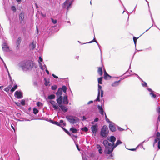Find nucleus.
I'll return each mask as SVG.
<instances>
[{"label": "nucleus", "mask_w": 160, "mask_h": 160, "mask_svg": "<svg viewBox=\"0 0 160 160\" xmlns=\"http://www.w3.org/2000/svg\"><path fill=\"white\" fill-rule=\"evenodd\" d=\"M17 88V85L16 84L15 85L14 87H13L11 89V91L12 92H14L15 90Z\"/></svg>", "instance_id": "c756f323"}, {"label": "nucleus", "mask_w": 160, "mask_h": 160, "mask_svg": "<svg viewBox=\"0 0 160 160\" xmlns=\"http://www.w3.org/2000/svg\"><path fill=\"white\" fill-rule=\"evenodd\" d=\"M2 49L3 50L5 51H9V47L8 44L6 42H4L2 45Z\"/></svg>", "instance_id": "ddd939ff"}, {"label": "nucleus", "mask_w": 160, "mask_h": 160, "mask_svg": "<svg viewBox=\"0 0 160 160\" xmlns=\"http://www.w3.org/2000/svg\"><path fill=\"white\" fill-rule=\"evenodd\" d=\"M147 89L150 92V95L151 96L152 98H155L156 97V95L155 94V92L149 88H147Z\"/></svg>", "instance_id": "9d476101"}, {"label": "nucleus", "mask_w": 160, "mask_h": 160, "mask_svg": "<svg viewBox=\"0 0 160 160\" xmlns=\"http://www.w3.org/2000/svg\"><path fill=\"white\" fill-rule=\"evenodd\" d=\"M133 73L132 72V71H127L126 72H125L124 74V77L123 79L127 78L128 77L132 76L133 75H134Z\"/></svg>", "instance_id": "9b49d317"}, {"label": "nucleus", "mask_w": 160, "mask_h": 160, "mask_svg": "<svg viewBox=\"0 0 160 160\" xmlns=\"http://www.w3.org/2000/svg\"><path fill=\"white\" fill-rule=\"evenodd\" d=\"M98 107L99 110V111L100 113L102 115H103L104 111L103 110V109L102 108V106L98 105Z\"/></svg>", "instance_id": "aec40b11"}, {"label": "nucleus", "mask_w": 160, "mask_h": 160, "mask_svg": "<svg viewBox=\"0 0 160 160\" xmlns=\"http://www.w3.org/2000/svg\"><path fill=\"white\" fill-rule=\"evenodd\" d=\"M102 67H99L98 68V70H102Z\"/></svg>", "instance_id": "69168bd1"}, {"label": "nucleus", "mask_w": 160, "mask_h": 160, "mask_svg": "<svg viewBox=\"0 0 160 160\" xmlns=\"http://www.w3.org/2000/svg\"><path fill=\"white\" fill-rule=\"evenodd\" d=\"M102 148H100V149H98V152H99V153H100V154L102 153Z\"/></svg>", "instance_id": "6e6d98bb"}, {"label": "nucleus", "mask_w": 160, "mask_h": 160, "mask_svg": "<svg viewBox=\"0 0 160 160\" xmlns=\"http://www.w3.org/2000/svg\"><path fill=\"white\" fill-rule=\"evenodd\" d=\"M98 126L97 124L92 125L91 127L92 131L94 136L96 135L97 132L98 131Z\"/></svg>", "instance_id": "1a4fd4ad"}, {"label": "nucleus", "mask_w": 160, "mask_h": 160, "mask_svg": "<svg viewBox=\"0 0 160 160\" xmlns=\"http://www.w3.org/2000/svg\"><path fill=\"white\" fill-rule=\"evenodd\" d=\"M123 79L122 78H121V79L118 80V81H115L112 83L111 84V86L113 87H116L119 85V83L121 80Z\"/></svg>", "instance_id": "a211bd4d"}, {"label": "nucleus", "mask_w": 160, "mask_h": 160, "mask_svg": "<svg viewBox=\"0 0 160 160\" xmlns=\"http://www.w3.org/2000/svg\"><path fill=\"white\" fill-rule=\"evenodd\" d=\"M98 73L100 75H102L103 73V71H98Z\"/></svg>", "instance_id": "49530a36"}, {"label": "nucleus", "mask_w": 160, "mask_h": 160, "mask_svg": "<svg viewBox=\"0 0 160 160\" xmlns=\"http://www.w3.org/2000/svg\"><path fill=\"white\" fill-rule=\"evenodd\" d=\"M109 133V130L108 127L104 125L102 128L100 132V135L102 137H106Z\"/></svg>", "instance_id": "20e7f679"}, {"label": "nucleus", "mask_w": 160, "mask_h": 160, "mask_svg": "<svg viewBox=\"0 0 160 160\" xmlns=\"http://www.w3.org/2000/svg\"><path fill=\"white\" fill-rule=\"evenodd\" d=\"M97 42V41H96V40L94 38V39L93 40H92V41H91L89 42L88 43H92V42Z\"/></svg>", "instance_id": "8fccbe9b"}, {"label": "nucleus", "mask_w": 160, "mask_h": 160, "mask_svg": "<svg viewBox=\"0 0 160 160\" xmlns=\"http://www.w3.org/2000/svg\"><path fill=\"white\" fill-rule=\"evenodd\" d=\"M62 96L57 98V102L60 105L62 104Z\"/></svg>", "instance_id": "6ab92c4d"}, {"label": "nucleus", "mask_w": 160, "mask_h": 160, "mask_svg": "<svg viewBox=\"0 0 160 160\" xmlns=\"http://www.w3.org/2000/svg\"><path fill=\"white\" fill-rule=\"evenodd\" d=\"M76 147H77V148L79 150V151H80V149L79 148V147H78V144H76Z\"/></svg>", "instance_id": "e2e57ef3"}, {"label": "nucleus", "mask_w": 160, "mask_h": 160, "mask_svg": "<svg viewBox=\"0 0 160 160\" xmlns=\"http://www.w3.org/2000/svg\"><path fill=\"white\" fill-rule=\"evenodd\" d=\"M102 77H101L98 78V95L97 98L96 99L95 101H100V96L101 95V97H103V91L102 89V87L99 84H102Z\"/></svg>", "instance_id": "7ed1b4c3"}, {"label": "nucleus", "mask_w": 160, "mask_h": 160, "mask_svg": "<svg viewBox=\"0 0 160 160\" xmlns=\"http://www.w3.org/2000/svg\"><path fill=\"white\" fill-rule=\"evenodd\" d=\"M149 138H148V139H147L146 140H144V141H143V142H142V144L144 142H147L149 140Z\"/></svg>", "instance_id": "13d9d810"}, {"label": "nucleus", "mask_w": 160, "mask_h": 160, "mask_svg": "<svg viewBox=\"0 0 160 160\" xmlns=\"http://www.w3.org/2000/svg\"><path fill=\"white\" fill-rule=\"evenodd\" d=\"M67 88L65 86H63L62 88H59L56 93L57 98L59 96H61L62 94V91L65 93L66 92Z\"/></svg>", "instance_id": "423d86ee"}, {"label": "nucleus", "mask_w": 160, "mask_h": 160, "mask_svg": "<svg viewBox=\"0 0 160 160\" xmlns=\"http://www.w3.org/2000/svg\"><path fill=\"white\" fill-rule=\"evenodd\" d=\"M63 127H62V129L67 134L69 135L70 136H71V135H73L72 133H70L65 128H63Z\"/></svg>", "instance_id": "a878e982"}, {"label": "nucleus", "mask_w": 160, "mask_h": 160, "mask_svg": "<svg viewBox=\"0 0 160 160\" xmlns=\"http://www.w3.org/2000/svg\"><path fill=\"white\" fill-rule=\"evenodd\" d=\"M63 102L64 104H67L68 103V99L67 96L65 95L64 96Z\"/></svg>", "instance_id": "4be33fe9"}, {"label": "nucleus", "mask_w": 160, "mask_h": 160, "mask_svg": "<svg viewBox=\"0 0 160 160\" xmlns=\"http://www.w3.org/2000/svg\"><path fill=\"white\" fill-rule=\"evenodd\" d=\"M50 102L52 105L55 110H57L58 108V106L57 105L55 101L53 100H51L50 101Z\"/></svg>", "instance_id": "dca6fc26"}, {"label": "nucleus", "mask_w": 160, "mask_h": 160, "mask_svg": "<svg viewBox=\"0 0 160 160\" xmlns=\"http://www.w3.org/2000/svg\"><path fill=\"white\" fill-rule=\"evenodd\" d=\"M99 120L98 118H96L94 120V122H98Z\"/></svg>", "instance_id": "5fc2aeb1"}, {"label": "nucleus", "mask_w": 160, "mask_h": 160, "mask_svg": "<svg viewBox=\"0 0 160 160\" xmlns=\"http://www.w3.org/2000/svg\"><path fill=\"white\" fill-rule=\"evenodd\" d=\"M105 114V119H106V121L109 123H111L112 122H111L110 120H109L107 116V115H106V114L105 113H104Z\"/></svg>", "instance_id": "f704fd0d"}, {"label": "nucleus", "mask_w": 160, "mask_h": 160, "mask_svg": "<svg viewBox=\"0 0 160 160\" xmlns=\"http://www.w3.org/2000/svg\"><path fill=\"white\" fill-rule=\"evenodd\" d=\"M21 38L20 37H19L18 38L17 41L16 42L17 47H18L19 46V45L21 42Z\"/></svg>", "instance_id": "393cba45"}, {"label": "nucleus", "mask_w": 160, "mask_h": 160, "mask_svg": "<svg viewBox=\"0 0 160 160\" xmlns=\"http://www.w3.org/2000/svg\"><path fill=\"white\" fill-rule=\"evenodd\" d=\"M156 110L157 112L159 113H160V107H158L157 109Z\"/></svg>", "instance_id": "a18cd8bd"}, {"label": "nucleus", "mask_w": 160, "mask_h": 160, "mask_svg": "<svg viewBox=\"0 0 160 160\" xmlns=\"http://www.w3.org/2000/svg\"><path fill=\"white\" fill-rule=\"evenodd\" d=\"M66 118L71 123L74 124L79 122V119L77 117L71 116H68L66 117Z\"/></svg>", "instance_id": "39448f33"}, {"label": "nucleus", "mask_w": 160, "mask_h": 160, "mask_svg": "<svg viewBox=\"0 0 160 160\" xmlns=\"http://www.w3.org/2000/svg\"><path fill=\"white\" fill-rule=\"evenodd\" d=\"M93 102V101H89L88 103V104H89L91 103H92Z\"/></svg>", "instance_id": "bf43d9fd"}, {"label": "nucleus", "mask_w": 160, "mask_h": 160, "mask_svg": "<svg viewBox=\"0 0 160 160\" xmlns=\"http://www.w3.org/2000/svg\"><path fill=\"white\" fill-rule=\"evenodd\" d=\"M30 47L32 49H34L35 48L36 45L34 42H32Z\"/></svg>", "instance_id": "7c9ffc66"}, {"label": "nucleus", "mask_w": 160, "mask_h": 160, "mask_svg": "<svg viewBox=\"0 0 160 160\" xmlns=\"http://www.w3.org/2000/svg\"><path fill=\"white\" fill-rule=\"evenodd\" d=\"M82 131H84L85 132H87L88 130V129L87 127H85L82 128Z\"/></svg>", "instance_id": "4c0bfd02"}, {"label": "nucleus", "mask_w": 160, "mask_h": 160, "mask_svg": "<svg viewBox=\"0 0 160 160\" xmlns=\"http://www.w3.org/2000/svg\"><path fill=\"white\" fill-rule=\"evenodd\" d=\"M51 20L52 22L54 24H56L57 22V20H54L53 18H51Z\"/></svg>", "instance_id": "79ce46f5"}, {"label": "nucleus", "mask_w": 160, "mask_h": 160, "mask_svg": "<svg viewBox=\"0 0 160 160\" xmlns=\"http://www.w3.org/2000/svg\"><path fill=\"white\" fill-rule=\"evenodd\" d=\"M52 75L53 76V77H54L55 78H56L57 79V78H58V76H56L54 74H52Z\"/></svg>", "instance_id": "4d7b16f0"}, {"label": "nucleus", "mask_w": 160, "mask_h": 160, "mask_svg": "<svg viewBox=\"0 0 160 160\" xmlns=\"http://www.w3.org/2000/svg\"><path fill=\"white\" fill-rule=\"evenodd\" d=\"M53 124L60 126L61 127H64L66 125V123L64 122L62 120H61L59 122L54 121Z\"/></svg>", "instance_id": "0eeeda50"}, {"label": "nucleus", "mask_w": 160, "mask_h": 160, "mask_svg": "<svg viewBox=\"0 0 160 160\" xmlns=\"http://www.w3.org/2000/svg\"><path fill=\"white\" fill-rule=\"evenodd\" d=\"M104 71V78L105 79H110L111 77L106 72V70Z\"/></svg>", "instance_id": "412c9836"}, {"label": "nucleus", "mask_w": 160, "mask_h": 160, "mask_svg": "<svg viewBox=\"0 0 160 160\" xmlns=\"http://www.w3.org/2000/svg\"><path fill=\"white\" fill-rule=\"evenodd\" d=\"M70 136L73 139H74L76 138H77V136H76L74 135L73 134V135H71V136Z\"/></svg>", "instance_id": "09e8293b"}, {"label": "nucleus", "mask_w": 160, "mask_h": 160, "mask_svg": "<svg viewBox=\"0 0 160 160\" xmlns=\"http://www.w3.org/2000/svg\"><path fill=\"white\" fill-rule=\"evenodd\" d=\"M44 80L45 81V83H44L45 85L46 86H48L49 83V82H50L49 80L47 79L46 78H44Z\"/></svg>", "instance_id": "c85d7f7f"}, {"label": "nucleus", "mask_w": 160, "mask_h": 160, "mask_svg": "<svg viewBox=\"0 0 160 160\" xmlns=\"http://www.w3.org/2000/svg\"><path fill=\"white\" fill-rule=\"evenodd\" d=\"M38 112V110L36 108L33 109V112L35 114H36Z\"/></svg>", "instance_id": "72a5a7b5"}, {"label": "nucleus", "mask_w": 160, "mask_h": 160, "mask_svg": "<svg viewBox=\"0 0 160 160\" xmlns=\"http://www.w3.org/2000/svg\"><path fill=\"white\" fill-rule=\"evenodd\" d=\"M39 63H40V62H42V58L41 57H39Z\"/></svg>", "instance_id": "3c124183"}, {"label": "nucleus", "mask_w": 160, "mask_h": 160, "mask_svg": "<svg viewBox=\"0 0 160 160\" xmlns=\"http://www.w3.org/2000/svg\"><path fill=\"white\" fill-rule=\"evenodd\" d=\"M118 130L120 131H122L124 130V129L122 128H120V127H118Z\"/></svg>", "instance_id": "864d4df0"}, {"label": "nucleus", "mask_w": 160, "mask_h": 160, "mask_svg": "<svg viewBox=\"0 0 160 160\" xmlns=\"http://www.w3.org/2000/svg\"><path fill=\"white\" fill-rule=\"evenodd\" d=\"M57 86L56 85H54L51 87V89L52 90H55L57 89Z\"/></svg>", "instance_id": "58836bf2"}, {"label": "nucleus", "mask_w": 160, "mask_h": 160, "mask_svg": "<svg viewBox=\"0 0 160 160\" xmlns=\"http://www.w3.org/2000/svg\"><path fill=\"white\" fill-rule=\"evenodd\" d=\"M21 104L23 106L25 104V101L24 100H22L21 102Z\"/></svg>", "instance_id": "a19ab883"}, {"label": "nucleus", "mask_w": 160, "mask_h": 160, "mask_svg": "<svg viewBox=\"0 0 160 160\" xmlns=\"http://www.w3.org/2000/svg\"><path fill=\"white\" fill-rule=\"evenodd\" d=\"M138 38H136V37H133V41H134V43L135 44V45H136V42H137V39Z\"/></svg>", "instance_id": "e433bc0d"}, {"label": "nucleus", "mask_w": 160, "mask_h": 160, "mask_svg": "<svg viewBox=\"0 0 160 160\" xmlns=\"http://www.w3.org/2000/svg\"><path fill=\"white\" fill-rule=\"evenodd\" d=\"M55 95L53 94L50 95L48 96V98L49 99H53L55 98Z\"/></svg>", "instance_id": "2f4dec72"}, {"label": "nucleus", "mask_w": 160, "mask_h": 160, "mask_svg": "<svg viewBox=\"0 0 160 160\" xmlns=\"http://www.w3.org/2000/svg\"><path fill=\"white\" fill-rule=\"evenodd\" d=\"M122 143V142L120 140H118L116 144H114V145L109 142L107 140H103L102 143L106 148L108 149L107 153L109 154H111L112 152L115 148Z\"/></svg>", "instance_id": "f03ea898"}, {"label": "nucleus", "mask_w": 160, "mask_h": 160, "mask_svg": "<svg viewBox=\"0 0 160 160\" xmlns=\"http://www.w3.org/2000/svg\"><path fill=\"white\" fill-rule=\"evenodd\" d=\"M24 13L22 12H21L19 15V19L21 23H22L24 19Z\"/></svg>", "instance_id": "2eb2a0df"}, {"label": "nucleus", "mask_w": 160, "mask_h": 160, "mask_svg": "<svg viewBox=\"0 0 160 160\" xmlns=\"http://www.w3.org/2000/svg\"><path fill=\"white\" fill-rule=\"evenodd\" d=\"M134 75H135L138 78V79L140 80H141V81H143V80L139 77L138 75L135 73H134Z\"/></svg>", "instance_id": "37998d69"}, {"label": "nucleus", "mask_w": 160, "mask_h": 160, "mask_svg": "<svg viewBox=\"0 0 160 160\" xmlns=\"http://www.w3.org/2000/svg\"><path fill=\"white\" fill-rule=\"evenodd\" d=\"M156 138L155 139L153 143V146L154 148L155 147V144L158 141L160 140V133L158 132L156 134Z\"/></svg>", "instance_id": "6e6552de"}, {"label": "nucleus", "mask_w": 160, "mask_h": 160, "mask_svg": "<svg viewBox=\"0 0 160 160\" xmlns=\"http://www.w3.org/2000/svg\"><path fill=\"white\" fill-rule=\"evenodd\" d=\"M61 109L64 112H66L67 111L68 108L65 106L61 105L59 106Z\"/></svg>", "instance_id": "b1692460"}, {"label": "nucleus", "mask_w": 160, "mask_h": 160, "mask_svg": "<svg viewBox=\"0 0 160 160\" xmlns=\"http://www.w3.org/2000/svg\"><path fill=\"white\" fill-rule=\"evenodd\" d=\"M39 65L40 68L42 70H48L46 66L45 65H42L41 63H40Z\"/></svg>", "instance_id": "5701e85b"}, {"label": "nucleus", "mask_w": 160, "mask_h": 160, "mask_svg": "<svg viewBox=\"0 0 160 160\" xmlns=\"http://www.w3.org/2000/svg\"><path fill=\"white\" fill-rule=\"evenodd\" d=\"M19 66L22 69L31 70L36 68V66L33 61L28 60L22 61L19 64Z\"/></svg>", "instance_id": "f257e3e1"}, {"label": "nucleus", "mask_w": 160, "mask_h": 160, "mask_svg": "<svg viewBox=\"0 0 160 160\" xmlns=\"http://www.w3.org/2000/svg\"><path fill=\"white\" fill-rule=\"evenodd\" d=\"M158 143L155 144V147H158L159 149H160V140L158 142Z\"/></svg>", "instance_id": "473e14b6"}, {"label": "nucleus", "mask_w": 160, "mask_h": 160, "mask_svg": "<svg viewBox=\"0 0 160 160\" xmlns=\"http://www.w3.org/2000/svg\"><path fill=\"white\" fill-rule=\"evenodd\" d=\"M15 97L18 98H22V94L21 91H17L15 92Z\"/></svg>", "instance_id": "f8f14e48"}, {"label": "nucleus", "mask_w": 160, "mask_h": 160, "mask_svg": "<svg viewBox=\"0 0 160 160\" xmlns=\"http://www.w3.org/2000/svg\"><path fill=\"white\" fill-rule=\"evenodd\" d=\"M11 86L9 87L8 88H5L4 89V90L6 92H8L9 91V89L11 88Z\"/></svg>", "instance_id": "c03bdc74"}, {"label": "nucleus", "mask_w": 160, "mask_h": 160, "mask_svg": "<svg viewBox=\"0 0 160 160\" xmlns=\"http://www.w3.org/2000/svg\"><path fill=\"white\" fill-rule=\"evenodd\" d=\"M129 150L132 151H134L136 150V149L135 148H132V149H129Z\"/></svg>", "instance_id": "0e129e2a"}, {"label": "nucleus", "mask_w": 160, "mask_h": 160, "mask_svg": "<svg viewBox=\"0 0 160 160\" xmlns=\"http://www.w3.org/2000/svg\"><path fill=\"white\" fill-rule=\"evenodd\" d=\"M97 148L98 149L102 148L100 145L99 144L97 145Z\"/></svg>", "instance_id": "603ef678"}, {"label": "nucleus", "mask_w": 160, "mask_h": 160, "mask_svg": "<svg viewBox=\"0 0 160 160\" xmlns=\"http://www.w3.org/2000/svg\"><path fill=\"white\" fill-rule=\"evenodd\" d=\"M158 120L160 122V115L158 116Z\"/></svg>", "instance_id": "774afa93"}, {"label": "nucleus", "mask_w": 160, "mask_h": 160, "mask_svg": "<svg viewBox=\"0 0 160 160\" xmlns=\"http://www.w3.org/2000/svg\"><path fill=\"white\" fill-rule=\"evenodd\" d=\"M113 155L111 154L108 157V159H114L112 157Z\"/></svg>", "instance_id": "ea45409f"}, {"label": "nucleus", "mask_w": 160, "mask_h": 160, "mask_svg": "<svg viewBox=\"0 0 160 160\" xmlns=\"http://www.w3.org/2000/svg\"><path fill=\"white\" fill-rule=\"evenodd\" d=\"M50 122L51 123H52V124H53V122H54V121H53V120H50Z\"/></svg>", "instance_id": "338daca9"}, {"label": "nucleus", "mask_w": 160, "mask_h": 160, "mask_svg": "<svg viewBox=\"0 0 160 160\" xmlns=\"http://www.w3.org/2000/svg\"><path fill=\"white\" fill-rule=\"evenodd\" d=\"M41 104V103L39 102H38L37 103V105L38 106H40V104Z\"/></svg>", "instance_id": "680f3d73"}, {"label": "nucleus", "mask_w": 160, "mask_h": 160, "mask_svg": "<svg viewBox=\"0 0 160 160\" xmlns=\"http://www.w3.org/2000/svg\"><path fill=\"white\" fill-rule=\"evenodd\" d=\"M72 4V2H71L70 3H69V5L68 6L67 8V9L68 10L69 8H70V6Z\"/></svg>", "instance_id": "052dcab7"}, {"label": "nucleus", "mask_w": 160, "mask_h": 160, "mask_svg": "<svg viewBox=\"0 0 160 160\" xmlns=\"http://www.w3.org/2000/svg\"><path fill=\"white\" fill-rule=\"evenodd\" d=\"M7 72H8V76L9 77V79L10 80V81H12V78H11V77L10 75V74L8 72V71H7Z\"/></svg>", "instance_id": "de8ad7c7"}, {"label": "nucleus", "mask_w": 160, "mask_h": 160, "mask_svg": "<svg viewBox=\"0 0 160 160\" xmlns=\"http://www.w3.org/2000/svg\"><path fill=\"white\" fill-rule=\"evenodd\" d=\"M70 131H72L73 133H76L77 132V130L74 128H71L70 129Z\"/></svg>", "instance_id": "cd10ccee"}, {"label": "nucleus", "mask_w": 160, "mask_h": 160, "mask_svg": "<svg viewBox=\"0 0 160 160\" xmlns=\"http://www.w3.org/2000/svg\"><path fill=\"white\" fill-rule=\"evenodd\" d=\"M108 140H109L110 142H112V145H114V142L116 141V138L113 136H111L110 138H108Z\"/></svg>", "instance_id": "f3484780"}, {"label": "nucleus", "mask_w": 160, "mask_h": 160, "mask_svg": "<svg viewBox=\"0 0 160 160\" xmlns=\"http://www.w3.org/2000/svg\"><path fill=\"white\" fill-rule=\"evenodd\" d=\"M142 82L141 83L142 85V86L143 87H146V89H147V88H148V86H147V83L145 82H144L143 81H142Z\"/></svg>", "instance_id": "bb28decb"}, {"label": "nucleus", "mask_w": 160, "mask_h": 160, "mask_svg": "<svg viewBox=\"0 0 160 160\" xmlns=\"http://www.w3.org/2000/svg\"><path fill=\"white\" fill-rule=\"evenodd\" d=\"M12 10L14 12H16V8L14 6H12L11 7Z\"/></svg>", "instance_id": "c9c22d12"}, {"label": "nucleus", "mask_w": 160, "mask_h": 160, "mask_svg": "<svg viewBox=\"0 0 160 160\" xmlns=\"http://www.w3.org/2000/svg\"><path fill=\"white\" fill-rule=\"evenodd\" d=\"M109 127L110 130L112 132H114L116 130L115 124L112 122H111L110 123Z\"/></svg>", "instance_id": "4468645a"}]
</instances>
